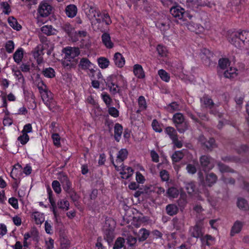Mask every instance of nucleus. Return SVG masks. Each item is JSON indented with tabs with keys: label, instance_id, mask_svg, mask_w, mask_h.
<instances>
[{
	"label": "nucleus",
	"instance_id": "nucleus-9",
	"mask_svg": "<svg viewBox=\"0 0 249 249\" xmlns=\"http://www.w3.org/2000/svg\"><path fill=\"white\" fill-rule=\"evenodd\" d=\"M96 21L98 23H105L107 25H109L112 23L109 14L105 10L99 12Z\"/></svg>",
	"mask_w": 249,
	"mask_h": 249
},
{
	"label": "nucleus",
	"instance_id": "nucleus-39",
	"mask_svg": "<svg viewBox=\"0 0 249 249\" xmlns=\"http://www.w3.org/2000/svg\"><path fill=\"white\" fill-rule=\"evenodd\" d=\"M166 109L170 113L180 110L179 105L177 102H172L165 107Z\"/></svg>",
	"mask_w": 249,
	"mask_h": 249
},
{
	"label": "nucleus",
	"instance_id": "nucleus-60",
	"mask_svg": "<svg viewBox=\"0 0 249 249\" xmlns=\"http://www.w3.org/2000/svg\"><path fill=\"white\" fill-rule=\"evenodd\" d=\"M18 140L21 144L24 145L29 141V136L27 134L22 133V135L18 137Z\"/></svg>",
	"mask_w": 249,
	"mask_h": 249
},
{
	"label": "nucleus",
	"instance_id": "nucleus-1",
	"mask_svg": "<svg viewBox=\"0 0 249 249\" xmlns=\"http://www.w3.org/2000/svg\"><path fill=\"white\" fill-rule=\"evenodd\" d=\"M229 42L238 48L249 47V31L233 32L229 36Z\"/></svg>",
	"mask_w": 249,
	"mask_h": 249
},
{
	"label": "nucleus",
	"instance_id": "nucleus-12",
	"mask_svg": "<svg viewBox=\"0 0 249 249\" xmlns=\"http://www.w3.org/2000/svg\"><path fill=\"white\" fill-rule=\"evenodd\" d=\"M211 157H200V162L203 170L209 171L214 166L213 162L211 159Z\"/></svg>",
	"mask_w": 249,
	"mask_h": 249
},
{
	"label": "nucleus",
	"instance_id": "nucleus-32",
	"mask_svg": "<svg viewBox=\"0 0 249 249\" xmlns=\"http://www.w3.org/2000/svg\"><path fill=\"white\" fill-rule=\"evenodd\" d=\"M238 70L235 68L230 67L224 73V76L225 78H228L231 79H234L237 75Z\"/></svg>",
	"mask_w": 249,
	"mask_h": 249
},
{
	"label": "nucleus",
	"instance_id": "nucleus-19",
	"mask_svg": "<svg viewBox=\"0 0 249 249\" xmlns=\"http://www.w3.org/2000/svg\"><path fill=\"white\" fill-rule=\"evenodd\" d=\"M133 73L134 75L139 79L145 78V75L143 69L142 65L139 64H135L133 66Z\"/></svg>",
	"mask_w": 249,
	"mask_h": 249
},
{
	"label": "nucleus",
	"instance_id": "nucleus-4",
	"mask_svg": "<svg viewBox=\"0 0 249 249\" xmlns=\"http://www.w3.org/2000/svg\"><path fill=\"white\" fill-rule=\"evenodd\" d=\"M170 12L177 20H185L186 17H189L190 19L192 17L185 11L184 8L179 5H176L170 8Z\"/></svg>",
	"mask_w": 249,
	"mask_h": 249
},
{
	"label": "nucleus",
	"instance_id": "nucleus-59",
	"mask_svg": "<svg viewBox=\"0 0 249 249\" xmlns=\"http://www.w3.org/2000/svg\"><path fill=\"white\" fill-rule=\"evenodd\" d=\"M152 126L155 132L160 133L162 131V129L160 124L156 119H154L153 120L152 122Z\"/></svg>",
	"mask_w": 249,
	"mask_h": 249
},
{
	"label": "nucleus",
	"instance_id": "nucleus-16",
	"mask_svg": "<svg viewBox=\"0 0 249 249\" xmlns=\"http://www.w3.org/2000/svg\"><path fill=\"white\" fill-rule=\"evenodd\" d=\"M101 40L103 44L107 49H112L114 46V44L111 40L110 35L107 33H104L101 36Z\"/></svg>",
	"mask_w": 249,
	"mask_h": 249
},
{
	"label": "nucleus",
	"instance_id": "nucleus-53",
	"mask_svg": "<svg viewBox=\"0 0 249 249\" xmlns=\"http://www.w3.org/2000/svg\"><path fill=\"white\" fill-rule=\"evenodd\" d=\"M101 98L107 107L111 105L112 99L107 93L105 92H103L101 94Z\"/></svg>",
	"mask_w": 249,
	"mask_h": 249
},
{
	"label": "nucleus",
	"instance_id": "nucleus-38",
	"mask_svg": "<svg viewBox=\"0 0 249 249\" xmlns=\"http://www.w3.org/2000/svg\"><path fill=\"white\" fill-rule=\"evenodd\" d=\"M42 74L45 77L49 78H53L55 76V71L51 67L44 69L42 71Z\"/></svg>",
	"mask_w": 249,
	"mask_h": 249
},
{
	"label": "nucleus",
	"instance_id": "nucleus-41",
	"mask_svg": "<svg viewBox=\"0 0 249 249\" xmlns=\"http://www.w3.org/2000/svg\"><path fill=\"white\" fill-rule=\"evenodd\" d=\"M71 58H68L65 56V59L62 61V66L66 69H71L75 67V62L73 60L71 61L70 60Z\"/></svg>",
	"mask_w": 249,
	"mask_h": 249
},
{
	"label": "nucleus",
	"instance_id": "nucleus-49",
	"mask_svg": "<svg viewBox=\"0 0 249 249\" xmlns=\"http://www.w3.org/2000/svg\"><path fill=\"white\" fill-rule=\"evenodd\" d=\"M230 61L228 58H220L218 60V66L220 69L224 70L230 64Z\"/></svg>",
	"mask_w": 249,
	"mask_h": 249
},
{
	"label": "nucleus",
	"instance_id": "nucleus-33",
	"mask_svg": "<svg viewBox=\"0 0 249 249\" xmlns=\"http://www.w3.org/2000/svg\"><path fill=\"white\" fill-rule=\"evenodd\" d=\"M166 213L170 216H173L176 214L178 212V206L174 204H170L166 206Z\"/></svg>",
	"mask_w": 249,
	"mask_h": 249
},
{
	"label": "nucleus",
	"instance_id": "nucleus-44",
	"mask_svg": "<svg viewBox=\"0 0 249 249\" xmlns=\"http://www.w3.org/2000/svg\"><path fill=\"white\" fill-rule=\"evenodd\" d=\"M158 74L161 79L165 82H168L170 80V76L169 74L163 69H160L158 71Z\"/></svg>",
	"mask_w": 249,
	"mask_h": 249
},
{
	"label": "nucleus",
	"instance_id": "nucleus-46",
	"mask_svg": "<svg viewBox=\"0 0 249 249\" xmlns=\"http://www.w3.org/2000/svg\"><path fill=\"white\" fill-rule=\"evenodd\" d=\"M201 101L203 102L204 104L210 108H212L214 105L213 100L208 95H204L201 99Z\"/></svg>",
	"mask_w": 249,
	"mask_h": 249
},
{
	"label": "nucleus",
	"instance_id": "nucleus-17",
	"mask_svg": "<svg viewBox=\"0 0 249 249\" xmlns=\"http://www.w3.org/2000/svg\"><path fill=\"white\" fill-rule=\"evenodd\" d=\"M116 159L114 161V157H110V160L112 164L114 166L115 169L119 171L122 169L123 167L124 166V161L125 160L127 157H116Z\"/></svg>",
	"mask_w": 249,
	"mask_h": 249
},
{
	"label": "nucleus",
	"instance_id": "nucleus-40",
	"mask_svg": "<svg viewBox=\"0 0 249 249\" xmlns=\"http://www.w3.org/2000/svg\"><path fill=\"white\" fill-rule=\"evenodd\" d=\"M166 193L169 197L177 198L179 195V190L177 187H171L167 190Z\"/></svg>",
	"mask_w": 249,
	"mask_h": 249
},
{
	"label": "nucleus",
	"instance_id": "nucleus-52",
	"mask_svg": "<svg viewBox=\"0 0 249 249\" xmlns=\"http://www.w3.org/2000/svg\"><path fill=\"white\" fill-rule=\"evenodd\" d=\"M218 167L219 171L220 172L224 173H228V172H233V170L231 169L229 166H227L226 165L219 162L218 163Z\"/></svg>",
	"mask_w": 249,
	"mask_h": 249
},
{
	"label": "nucleus",
	"instance_id": "nucleus-64",
	"mask_svg": "<svg viewBox=\"0 0 249 249\" xmlns=\"http://www.w3.org/2000/svg\"><path fill=\"white\" fill-rule=\"evenodd\" d=\"M239 154L246 153L249 151V146L247 144H242L236 149Z\"/></svg>",
	"mask_w": 249,
	"mask_h": 249
},
{
	"label": "nucleus",
	"instance_id": "nucleus-24",
	"mask_svg": "<svg viewBox=\"0 0 249 249\" xmlns=\"http://www.w3.org/2000/svg\"><path fill=\"white\" fill-rule=\"evenodd\" d=\"M123 130V127L122 124L118 123L115 124L114 138L116 142H120L122 135Z\"/></svg>",
	"mask_w": 249,
	"mask_h": 249
},
{
	"label": "nucleus",
	"instance_id": "nucleus-37",
	"mask_svg": "<svg viewBox=\"0 0 249 249\" xmlns=\"http://www.w3.org/2000/svg\"><path fill=\"white\" fill-rule=\"evenodd\" d=\"M156 25L159 29H160L163 35H164L166 31L170 28L168 21H159L156 23Z\"/></svg>",
	"mask_w": 249,
	"mask_h": 249
},
{
	"label": "nucleus",
	"instance_id": "nucleus-8",
	"mask_svg": "<svg viewBox=\"0 0 249 249\" xmlns=\"http://www.w3.org/2000/svg\"><path fill=\"white\" fill-rule=\"evenodd\" d=\"M78 67L82 70H89L92 74H94V72H96L94 69L95 67V66L86 57H83L80 59Z\"/></svg>",
	"mask_w": 249,
	"mask_h": 249
},
{
	"label": "nucleus",
	"instance_id": "nucleus-11",
	"mask_svg": "<svg viewBox=\"0 0 249 249\" xmlns=\"http://www.w3.org/2000/svg\"><path fill=\"white\" fill-rule=\"evenodd\" d=\"M199 141L201 142L202 148L207 151H211L215 146V141L214 138H211L208 140H205L203 136L200 137Z\"/></svg>",
	"mask_w": 249,
	"mask_h": 249
},
{
	"label": "nucleus",
	"instance_id": "nucleus-57",
	"mask_svg": "<svg viewBox=\"0 0 249 249\" xmlns=\"http://www.w3.org/2000/svg\"><path fill=\"white\" fill-rule=\"evenodd\" d=\"M41 30L43 34L47 36H51L53 34L52 25H44L41 27Z\"/></svg>",
	"mask_w": 249,
	"mask_h": 249
},
{
	"label": "nucleus",
	"instance_id": "nucleus-51",
	"mask_svg": "<svg viewBox=\"0 0 249 249\" xmlns=\"http://www.w3.org/2000/svg\"><path fill=\"white\" fill-rule=\"evenodd\" d=\"M138 103L139 108L142 110H145L147 108V104L146 102L145 99L143 96H139L138 99Z\"/></svg>",
	"mask_w": 249,
	"mask_h": 249
},
{
	"label": "nucleus",
	"instance_id": "nucleus-31",
	"mask_svg": "<svg viewBox=\"0 0 249 249\" xmlns=\"http://www.w3.org/2000/svg\"><path fill=\"white\" fill-rule=\"evenodd\" d=\"M104 237L109 245L112 242L114 237L113 230L111 228L106 229L104 231Z\"/></svg>",
	"mask_w": 249,
	"mask_h": 249
},
{
	"label": "nucleus",
	"instance_id": "nucleus-45",
	"mask_svg": "<svg viewBox=\"0 0 249 249\" xmlns=\"http://www.w3.org/2000/svg\"><path fill=\"white\" fill-rule=\"evenodd\" d=\"M57 206L59 209L68 211L69 209L70 203L69 201L66 199H60L57 202Z\"/></svg>",
	"mask_w": 249,
	"mask_h": 249
},
{
	"label": "nucleus",
	"instance_id": "nucleus-34",
	"mask_svg": "<svg viewBox=\"0 0 249 249\" xmlns=\"http://www.w3.org/2000/svg\"><path fill=\"white\" fill-rule=\"evenodd\" d=\"M8 22L9 25L14 30L20 31L22 28V26L18 23L16 18L12 16L8 18Z\"/></svg>",
	"mask_w": 249,
	"mask_h": 249
},
{
	"label": "nucleus",
	"instance_id": "nucleus-35",
	"mask_svg": "<svg viewBox=\"0 0 249 249\" xmlns=\"http://www.w3.org/2000/svg\"><path fill=\"white\" fill-rule=\"evenodd\" d=\"M125 240L122 237H118L115 240L113 245V249H124L125 247Z\"/></svg>",
	"mask_w": 249,
	"mask_h": 249
},
{
	"label": "nucleus",
	"instance_id": "nucleus-62",
	"mask_svg": "<svg viewBox=\"0 0 249 249\" xmlns=\"http://www.w3.org/2000/svg\"><path fill=\"white\" fill-rule=\"evenodd\" d=\"M47 191L48 194V199L51 205V206H54L55 205V202L54 201V199L53 197V193L51 189L48 187L47 189Z\"/></svg>",
	"mask_w": 249,
	"mask_h": 249
},
{
	"label": "nucleus",
	"instance_id": "nucleus-42",
	"mask_svg": "<svg viewBox=\"0 0 249 249\" xmlns=\"http://www.w3.org/2000/svg\"><path fill=\"white\" fill-rule=\"evenodd\" d=\"M237 205L239 209L244 211H246L249 208L247 201L243 198L238 199Z\"/></svg>",
	"mask_w": 249,
	"mask_h": 249
},
{
	"label": "nucleus",
	"instance_id": "nucleus-30",
	"mask_svg": "<svg viewBox=\"0 0 249 249\" xmlns=\"http://www.w3.org/2000/svg\"><path fill=\"white\" fill-rule=\"evenodd\" d=\"M24 50L22 48H18L13 54V59L16 63L19 64L23 57Z\"/></svg>",
	"mask_w": 249,
	"mask_h": 249
},
{
	"label": "nucleus",
	"instance_id": "nucleus-54",
	"mask_svg": "<svg viewBox=\"0 0 249 249\" xmlns=\"http://www.w3.org/2000/svg\"><path fill=\"white\" fill-rule=\"evenodd\" d=\"M157 51L161 57H165L167 55V49L166 47L162 45L159 44L157 47Z\"/></svg>",
	"mask_w": 249,
	"mask_h": 249
},
{
	"label": "nucleus",
	"instance_id": "nucleus-15",
	"mask_svg": "<svg viewBox=\"0 0 249 249\" xmlns=\"http://www.w3.org/2000/svg\"><path fill=\"white\" fill-rule=\"evenodd\" d=\"M187 27L189 31L196 34H200L204 31V27L200 24L195 23L193 21L189 22L187 24Z\"/></svg>",
	"mask_w": 249,
	"mask_h": 249
},
{
	"label": "nucleus",
	"instance_id": "nucleus-3",
	"mask_svg": "<svg viewBox=\"0 0 249 249\" xmlns=\"http://www.w3.org/2000/svg\"><path fill=\"white\" fill-rule=\"evenodd\" d=\"M122 78H123V76L121 75L112 74L108 76L106 79H104L106 86L108 88L111 92L113 94L119 92L120 89L118 81Z\"/></svg>",
	"mask_w": 249,
	"mask_h": 249
},
{
	"label": "nucleus",
	"instance_id": "nucleus-48",
	"mask_svg": "<svg viewBox=\"0 0 249 249\" xmlns=\"http://www.w3.org/2000/svg\"><path fill=\"white\" fill-rule=\"evenodd\" d=\"M66 193L69 195L73 202H76L79 200L80 196L73 188L67 192Z\"/></svg>",
	"mask_w": 249,
	"mask_h": 249
},
{
	"label": "nucleus",
	"instance_id": "nucleus-22",
	"mask_svg": "<svg viewBox=\"0 0 249 249\" xmlns=\"http://www.w3.org/2000/svg\"><path fill=\"white\" fill-rule=\"evenodd\" d=\"M191 236L196 238H199L203 235L201 227L198 224L192 227L190 230Z\"/></svg>",
	"mask_w": 249,
	"mask_h": 249
},
{
	"label": "nucleus",
	"instance_id": "nucleus-43",
	"mask_svg": "<svg viewBox=\"0 0 249 249\" xmlns=\"http://www.w3.org/2000/svg\"><path fill=\"white\" fill-rule=\"evenodd\" d=\"M99 12H101V11L96 6H90L89 10V18L91 17L92 18H95L96 19V18L97 17Z\"/></svg>",
	"mask_w": 249,
	"mask_h": 249
},
{
	"label": "nucleus",
	"instance_id": "nucleus-5",
	"mask_svg": "<svg viewBox=\"0 0 249 249\" xmlns=\"http://www.w3.org/2000/svg\"><path fill=\"white\" fill-rule=\"evenodd\" d=\"M40 95L43 103L50 110L54 107L56 102L53 100V94L50 90L48 89Z\"/></svg>",
	"mask_w": 249,
	"mask_h": 249
},
{
	"label": "nucleus",
	"instance_id": "nucleus-55",
	"mask_svg": "<svg viewBox=\"0 0 249 249\" xmlns=\"http://www.w3.org/2000/svg\"><path fill=\"white\" fill-rule=\"evenodd\" d=\"M5 48L8 53H12L15 48V44L13 40H9L6 42Z\"/></svg>",
	"mask_w": 249,
	"mask_h": 249
},
{
	"label": "nucleus",
	"instance_id": "nucleus-25",
	"mask_svg": "<svg viewBox=\"0 0 249 249\" xmlns=\"http://www.w3.org/2000/svg\"><path fill=\"white\" fill-rule=\"evenodd\" d=\"M122 178L128 179L133 175L134 170L130 167L123 166L122 169L120 170Z\"/></svg>",
	"mask_w": 249,
	"mask_h": 249
},
{
	"label": "nucleus",
	"instance_id": "nucleus-6",
	"mask_svg": "<svg viewBox=\"0 0 249 249\" xmlns=\"http://www.w3.org/2000/svg\"><path fill=\"white\" fill-rule=\"evenodd\" d=\"M57 178L61 182L63 189L66 193L72 189V183L65 173L63 172H59L58 174Z\"/></svg>",
	"mask_w": 249,
	"mask_h": 249
},
{
	"label": "nucleus",
	"instance_id": "nucleus-20",
	"mask_svg": "<svg viewBox=\"0 0 249 249\" xmlns=\"http://www.w3.org/2000/svg\"><path fill=\"white\" fill-rule=\"evenodd\" d=\"M150 231L145 228H141L139 230L137 235V238L139 242L145 241L149 236Z\"/></svg>",
	"mask_w": 249,
	"mask_h": 249
},
{
	"label": "nucleus",
	"instance_id": "nucleus-13",
	"mask_svg": "<svg viewBox=\"0 0 249 249\" xmlns=\"http://www.w3.org/2000/svg\"><path fill=\"white\" fill-rule=\"evenodd\" d=\"M44 54V51H42L40 45H37L33 52V56L36 60V63L38 65L44 63L43 56Z\"/></svg>",
	"mask_w": 249,
	"mask_h": 249
},
{
	"label": "nucleus",
	"instance_id": "nucleus-36",
	"mask_svg": "<svg viewBox=\"0 0 249 249\" xmlns=\"http://www.w3.org/2000/svg\"><path fill=\"white\" fill-rule=\"evenodd\" d=\"M97 62L99 67L102 69L107 68L110 64L108 58L105 57H100L97 59Z\"/></svg>",
	"mask_w": 249,
	"mask_h": 249
},
{
	"label": "nucleus",
	"instance_id": "nucleus-14",
	"mask_svg": "<svg viewBox=\"0 0 249 249\" xmlns=\"http://www.w3.org/2000/svg\"><path fill=\"white\" fill-rule=\"evenodd\" d=\"M200 240L201 241V246L202 248H205L206 246L211 247L214 244L215 238L210 234L202 235Z\"/></svg>",
	"mask_w": 249,
	"mask_h": 249
},
{
	"label": "nucleus",
	"instance_id": "nucleus-27",
	"mask_svg": "<svg viewBox=\"0 0 249 249\" xmlns=\"http://www.w3.org/2000/svg\"><path fill=\"white\" fill-rule=\"evenodd\" d=\"M217 178L215 174L211 173L207 174L204 183L209 187L212 186L217 181Z\"/></svg>",
	"mask_w": 249,
	"mask_h": 249
},
{
	"label": "nucleus",
	"instance_id": "nucleus-18",
	"mask_svg": "<svg viewBox=\"0 0 249 249\" xmlns=\"http://www.w3.org/2000/svg\"><path fill=\"white\" fill-rule=\"evenodd\" d=\"M115 65L119 68H123L125 63V60L123 55L120 53H115L113 57Z\"/></svg>",
	"mask_w": 249,
	"mask_h": 249
},
{
	"label": "nucleus",
	"instance_id": "nucleus-2",
	"mask_svg": "<svg viewBox=\"0 0 249 249\" xmlns=\"http://www.w3.org/2000/svg\"><path fill=\"white\" fill-rule=\"evenodd\" d=\"M173 123L180 133H184L188 129V124L185 121L183 114L180 112L174 114L172 118Z\"/></svg>",
	"mask_w": 249,
	"mask_h": 249
},
{
	"label": "nucleus",
	"instance_id": "nucleus-21",
	"mask_svg": "<svg viewBox=\"0 0 249 249\" xmlns=\"http://www.w3.org/2000/svg\"><path fill=\"white\" fill-rule=\"evenodd\" d=\"M125 240L126 244L124 249H135L136 247L137 238L132 235L128 236Z\"/></svg>",
	"mask_w": 249,
	"mask_h": 249
},
{
	"label": "nucleus",
	"instance_id": "nucleus-29",
	"mask_svg": "<svg viewBox=\"0 0 249 249\" xmlns=\"http://www.w3.org/2000/svg\"><path fill=\"white\" fill-rule=\"evenodd\" d=\"M243 226V224L242 222L238 220L236 221L231 228V235L234 236L235 234L239 233Z\"/></svg>",
	"mask_w": 249,
	"mask_h": 249
},
{
	"label": "nucleus",
	"instance_id": "nucleus-50",
	"mask_svg": "<svg viewBox=\"0 0 249 249\" xmlns=\"http://www.w3.org/2000/svg\"><path fill=\"white\" fill-rule=\"evenodd\" d=\"M52 139L53 141V143L54 146L56 147H60L61 146V138L57 133H54L52 135Z\"/></svg>",
	"mask_w": 249,
	"mask_h": 249
},
{
	"label": "nucleus",
	"instance_id": "nucleus-58",
	"mask_svg": "<svg viewBox=\"0 0 249 249\" xmlns=\"http://www.w3.org/2000/svg\"><path fill=\"white\" fill-rule=\"evenodd\" d=\"M1 9L2 12L5 15H9L11 12V8L10 5L7 2H2L0 3Z\"/></svg>",
	"mask_w": 249,
	"mask_h": 249
},
{
	"label": "nucleus",
	"instance_id": "nucleus-56",
	"mask_svg": "<svg viewBox=\"0 0 249 249\" xmlns=\"http://www.w3.org/2000/svg\"><path fill=\"white\" fill-rule=\"evenodd\" d=\"M52 186L53 190L57 194H60L61 192V188L60 183L59 181L55 180L52 182Z\"/></svg>",
	"mask_w": 249,
	"mask_h": 249
},
{
	"label": "nucleus",
	"instance_id": "nucleus-63",
	"mask_svg": "<svg viewBox=\"0 0 249 249\" xmlns=\"http://www.w3.org/2000/svg\"><path fill=\"white\" fill-rule=\"evenodd\" d=\"M108 114L114 118H117L119 116V111L114 107H109L108 109Z\"/></svg>",
	"mask_w": 249,
	"mask_h": 249
},
{
	"label": "nucleus",
	"instance_id": "nucleus-23",
	"mask_svg": "<svg viewBox=\"0 0 249 249\" xmlns=\"http://www.w3.org/2000/svg\"><path fill=\"white\" fill-rule=\"evenodd\" d=\"M31 217L36 225H41L45 220L44 214L38 211L33 212Z\"/></svg>",
	"mask_w": 249,
	"mask_h": 249
},
{
	"label": "nucleus",
	"instance_id": "nucleus-26",
	"mask_svg": "<svg viewBox=\"0 0 249 249\" xmlns=\"http://www.w3.org/2000/svg\"><path fill=\"white\" fill-rule=\"evenodd\" d=\"M65 12L69 18H72L76 15L77 12V7L74 4H70L66 7Z\"/></svg>",
	"mask_w": 249,
	"mask_h": 249
},
{
	"label": "nucleus",
	"instance_id": "nucleus-7",
	"mask_svg": "<svg viewBox=\"0 0 249 249\" xmlns=\"http://www.w3.org/2000/svg\"><path fill=\"white\" fill-rule=\"evenodd\" d=\"M52 7L46 1H41L37 9L38 15L41 17H47L50 15Z\"/></svg>",
	"mask_w": 249,
	"mask_h": 249
},
{
	"label": "nucleus",
	"instance_id": "nucleus-10",
	"mask_svg": "<svg viewBox=\"0 0 249 249\" xmlns=\"http://www.w3.org/2000/svg\"><path fill=\"white\" fill-rule=\"evenodd\" d=\"M62 52L68 58L74 59L78 56L80 53V50L78 47H67L63 49Z\"/></svg>",
	"mask_w": 249,
	"mask_h": 249
},
{
	"label": "nucleus",
	"instance_id": "nucleus-28",
	"mask_svg": "<svg viewBox=\"0 0 249 249\" xmlns=\"http://www.w3.org/2000/svg\"><path fill=\"white\" fill-rule=\"evenodd\" d=\"M164 132L168 135L172 141H176L177 139L178 134L176 129L172 126H167L164 129Z\"/></svg>",
	"mask_w": 249,
	"mask_h": 249
},
{
	"label": "nucleus",
	"instance_id": "nucleus-47",
	"mask_svg": "<svg viewBox=\"0 0 249 249\" xmlns=\"http://www.w3.org/2000/svg\"><path fill=\"white\" fill-rule=\"evenodd\" d=\"M185 188L188 194L191 195L194 193L196 189V186L194 182L185 183Z\"/></svg>",
	"mask_w": 249,
	"mask_h": 249
},
{
	"label": "nucleus",
	"instance_id": "nucleus-61",
	"mask_svg": "<svg viewBox=\"0 0 249 249\" xmlns=\"http://www.w3.org/2000/svg\"><path fill=\"white\" fill-rule=\"evenodd\" d=\"M206 56L207 59H208L209 60H210L211 58L213 56V53L211 52L209 49L204 48L201 50V57L202 58H204V57L202 55Z\"/></svg>",
	"mask_w": 249,
	"mask_h": 249
}]
</instances>
